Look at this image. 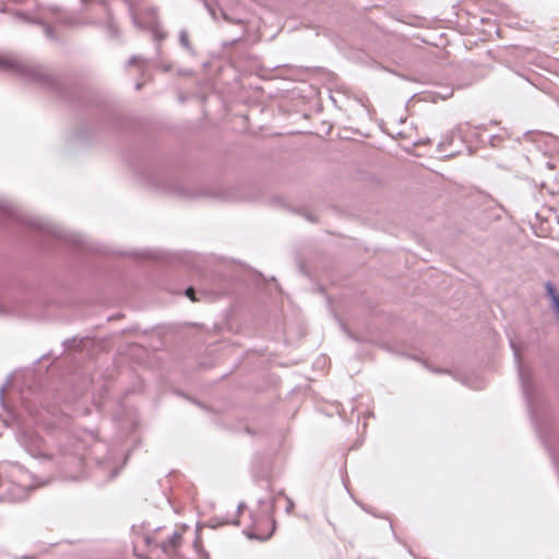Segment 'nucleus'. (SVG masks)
<instances>
[{
    "label": "nucleus",
    "mask_w": 559,
    "mask_h": 559,
    "mask_svg": "<svg viewBox=\"0 0 559 559\" xmlns=\"http://www.w3.org/2000/svg\"><path fill=\"white\" fill-rule=\"evenodd\" d=\"M187 531L188 526L186 525L176 526L173 530L158 528L152 536L143 537L142 542L147 546L154 544L165 554L173 556L176 555L178 549L181 547L183 543V535Z\"/></svg>",
    "instance_id": "nucleus-1"
},
{
    "label": "nucleus",
    "mask_w": 559,
    "mask_h": 559,
    "mask_svg": "<svg viewBox=\"0 0 559 559\" xmlns=\"http://www.w3.org/2000/svg\"><path fill=\"white\" fill-rule=\"evenodd\" d=\"M546 289H547L549 297L551 298L552 307H554L557 318L559 320V293L556 292L554 285L550 282H548L546 284Z\"/></svg>",
    "instance_id": "nucleus-2"
},
{
    "label": "nucleus",
    "mask_w": 559,
    "mask_h": 559,
    "mask_svg": "<svg viewBox=\"0 0 559 559\" xmlns=\"http://www.w3.org/2000/svg\"><path fill=\"white\" fill-rule=\"evenodd\" d=\"M186 295L187 297H189L192 301H195L197 298H195V293H194V289L192 287H189L187 290H186Z\"/></svg>",
    "instance_id": "nucleus-3"
},
{
    "label": "nucleus",
    "mask_w": 559,
    "mask_h": 559,
    "mask_svg": "<svg viewBox=\"0 0 559 559\" xmlns=\"http://www.w3.org/2000/svg\"><path fill=\"white\" fill-rule=\"evenodd\" d=\"M134 554H135L138 557L142 558V555H140V554H139V545H135V546H134Z\"/></svg>",
    "instance_id": "nucleus-4"
},
{
    "label": "nucleus",
    "mask_w": 559,
    "mask_h": 559,
    "mask_svg": "<svg viewBox=\"0 0 559 559\" xmlns=\"http://www.w3.org/2000/svg\"><path fill=\"white\" fill-rule=\"evenodd\" d=\"M143 559H150L148 557H143Z\"/></svg>",
    "instance_id": "nucleus-5"
}]
</instances>
